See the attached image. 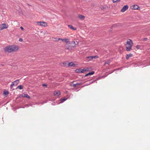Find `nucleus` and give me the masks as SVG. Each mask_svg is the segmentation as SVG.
Wrapping results in <instances>:
<instances>
[{
  "instance_id": "nucleus-4",
  "label": "nucleus",
  "mask_w": 150,
  "mask_h": 150,
  "mask_svg": "<svg viewBox=\"0 0 150 150\" xmlns=\"http://www.w3.org/2000/svg\"><path fill=\"white\" fill-rule=\"evenodd\" d=\"M12 52H15L18 51L19 47L18 46L16 45H12Z\"/></svg>"
},
{
  "instance_id": "nucleus-26",
  "label": "nucleus",
  "mask_w": 150,
  "mask_h": 150,
  "mask_svg": "<svg viewBox=\"0 0 150 150\" xmlns=\"http://www.w3.org/2000/svg\"><path fill=\"white\" fill-rule=\"evenodd\" d=\"M58 40H61L62 41L64 42V39H62L61 38H59Z\"/></svg>"
},
{
  "instance_id": "nucleus-32",
  "label": "nucleus",
  "mask_w": 150,
  "mask_h": 150,
  "mask_svg": "<svg viewBox=\"0 0 150 150\" xmlns=\"http://www.w3.org/2000/svg\"><path fill=\"white\" fill-rule=\"evenodd\" d=\"M109 63H110L109 62H106L105 64V65L106 64H109Z\"/></svg>"
},
{
  "instance_id": "nucleus-33",
  "label": "nucleus",
  "mask_w": 150,
  "mask_h": 150,
  "mask_svg": "<svg viewBox=\"0 0 150 150\" xmlns=\"http://www.w3.org/2000/svg\"><path fill=\"white\" fill-rule=\"evenodd\" d=\"M42 86H46L47 87V85L46 84H42Z\"/></svg>"
},
{
  "instance_id": "nucleus-24",
  "label": "nucleus",
  "mask_w": 150,
  "mask_h": 150,
  "mask_svg": "<svg viewBox=\"0 0 150 150\" xmlns=\"http://www.w3.org/2000/svg\"><path fill=\"white\" fill-rule=\"evenodd\" d=\"M120 0H113L112 2L113 3H115L116 2H119Z\"/></svg>"
},
{
  "instance_id": "nucleus-19",
  "label": "nucleus",
  "mask_w": 150,
  "mask_h": 150,
  "mask_svg": "<svg viewBox=\"0 0 150 150\" xmlns=\"http://www.w3.org/2000/svg\"><path fill=\"white\" fill-rule=\"evenodd\" d=\"M142 46L140 45H137L136 46V47L137 49L142 50Z\"/></svg>"
},
{
  "instance_id": "nucleus-7",
  "label": "nucleus",
  "mask_w": 150,
  "mask_h": 150,
  "mask_svg": "<svg viewBox=\"0 0 150 150\" xmlns=\"http://www.w3.org/2000/svg\"><path fill=\"white\" fill-rule=\"evenodd\" d=\"M130 8L133 10H139L140 9V7L137 5H134L132 6Z\"/></svg>"
},
{
  "instance_id": "nucleus-21",
  "label": "nucleus",
  "mask_w": 150,
  "mask_h": 150,
  "mask_svg": "<svg viewBox=\"0 0 150 150\" xmlns=\"http://www.w3.org/2000/svg\"><path fill=\"white\" fill-rule=\"evenodd\" d=\"M23 88V85H19L17 88H18L19 89H22Z\"/></svg>"
},
{
  "instance_id": "nucleus-5",
  "label": "nucleus",
  "mask_w": 150,
  "mask_h": 150,
  "mask_svg": "<svg viewBox=\"0 0 150 150\" xmlns=\"http://www.w3.org/2000/svg\"><path fill=\"white\" fill-rule=\"evenodd\" d=\"M37 24L39 25L45 27L47 26V23L45 22H37Z\"/></svg>"
},
{
  "instance_id": "nucleus-23",
  "label": "nucleus",
  "mask_w": 150,
  "mask_h": 150,
  "mask_svg": "<svg viewBox=\"0 0 150 150\" xmlns=\"http://www.w3.org/2000/svg\"><path fill=\"white\" fill-rule=\"evenodd\" d=\"M91 57L92 59H96V58H98V57L97 56H91Z\"/></svg>"
},
{
  "instance_id": "nucleus-28",
  "label": "nucleus",
  "mask_w": 150,
  "mask_h": 150,
  "mask_svg": "<svg viewBox=\"0 0 150 150\" xmlns=\"http://www.w3.org/2000/svg\"><path fill=\"white\" fill-rule=\"evenodd\" d=\"M66 49L68 50H69L70 49V47L69 46H66Z\"/></svg>"
},
{
  "instance_id": "nucleus-18",
  "label": "nucleus",
  "mask_w": 150,
  "mask_h": 150,
  "mask_svg": "<svg viewBox=\"0 0 150 150\" xmlns=\"http://www.w3.org/2000/svg\"><path fill=\"white\" fill-rule=\"evenodd\" d=\"M92 60V57H91V56H88V57H86V60L87 61H89Z\"/></svg>"
},
{
  "instance_id": "nucleus-6",
  "label": "nucleus",
  "mask_w": 150,
  "mask_h": 150,
  "mask_svg": "<svg viewBox=\"0 0 150 150\" xmlns=\"http://www.w3.org/2000/svg\"><path fill=\"white\" fill-rule=\"evenodd\" d=\"M19 80H17L13 82L11 85V88L13 86H16L19 83Z\"/></svg>"
},
{
  "instance_id": "nucleus-34",
  "label": "nucleus",
  "mask_w": 150,
  "mask_h": 150,
  "mask_svg": "<svg viewBox=\"0 0 150 150\" xmlns=\"http://www.w3.org/2000/svg\"><path fill=\"white\" fill-rule=\"evenodd\" d=\"M74 42V44H75V42Z\"/></svg>"
},
{
  "instance_id": "nucleus-2",
  "label": "nucleus",
  "mask_w": 150,
  "mask_h": 150,
  "mask_svg": "<svg viewBox=\"0 0 150 150\" xmlns=\"http://www.w3.org/2000/svg\"><path fill=\"white\" fill-rule=\"evenodd\" d=\"M8 27V25L7 24L5 23H2L0 25V30H1L7 28Z\"/></svg>"
},
{
  "instance_id": "nucleus-16",
  "label": "nucleus",
  "mask_w": 150,
  "mask_h": 150,
  "mask_svg": "<svg viewBox=\"0 0 150 150\" xmlns=\"http://www.w3.org/2000/svg\"><path fill=\"white\" fill-rule=\"evenodd\" d=\"M9 92L7 91H4V94L6 96V97H7V96L9 94Z\"/></svg>"
},
{
  "instance_id": "nucleus-14",
  "label": "nucleus",
  "mask_w": 150,
  "mask_h": 150,
  "mask_svg": "<svg viewBox=\"0 0 150 150\" xmlns=\"http://www.w3.org/2000/svg\"><path fill=\"white\" fill-rule=\"evenodd\" d=\"M132 56V54L130 53L129 54H127L126 55V58L127 59H128L129 57H131Z\"/></svg>"
},
{
  "instance_id": "nucleus-22",
  "label": "nucleus",
  "mask_w": 150,
  "mask_h": 150,
  "mask_svg": "<svg viewBox=\"0 0 150 150\" xmlns=\"http://www.w3.org/2000/svg\"><path fill=\"white\" fill-rule=\"evenodd\" d=\"M74 65V64L73 62H71L69 63L68 64V65L69 66H72Z\"/></svg>"
},
{
  "instance_id": "nucleus-20",
  "label": "nucleus",
  "mask_w": 150,
  "mask_h": 150,
  "mask_svg": "<svg viewBox=\"0 0 150 150\" xmlns=\"http://www.w3.org/2000/svg\"><path fill=\"white\" fill-rule=\"evenodd\" d=\"M78 17L80 19H82V18L84 19L85 18V17L84 16H83L81 15H78Z\"/></svg>"
},
{
  "instance_id": "nucleus-10",
  "label": "nucleus",
  "mask_w": 150,
  "mask_h": 150,
  "mask_svg": "<svg viewBox=\"0 0 150 150\" xmlns=\"http://www.w3.org/2000/svg\"><path fill=\"white\" fill-rule=\"evenodd\" d=\"M86 71V69L85 68H84L83 69H80L78 71H77V72L79 73H83Z\"/></svg>"
},
{
  "instance_id": "nucleus-12",
  "label": "nucleus",
  "mask_w": 150,
  "mask_h": 150,
  "mask_svg": "<svg viewBox=\"0 0 150 150\" xmlns=\"http://www.w3.org/2000/svg\"><path fill=\"white\" fill-rule=\"evenodd\" d=\"M64 42L66 43L67 44H70V42L69 41V40L68 38H64Z\"/></svg>"
},
{
  "instance_id": "nucleus-9",
  "label": "nucleus",
  "mask_w": 150,
  "mask_h": 150,
  "mask_svg": "<svg viewBox=\"0 0 150 150\" xmlns=\"http://www.w3.org/2000/svg\"><path fill=\"white\" fill-rule=\"evenodd\" d=\"M60 91H55L53 92V94L54 96H58L60 95Z\"/></svg>"
},
{
  "instance_id": "nucleus-1",
  "label": "nucleus",
  "mask_w": 150,
  "mask_h": 150,
  "mask_svg": "<svg viewBox=\"0 0 150 150\" xmlns=\"http://www.w3.org/2000/svg\"><path fill=\"white\" fill-rule=\"evenodd\" d=\"M133 45V43L130 39H127L125 44L126 49L127 51H129L132 50V47Z\"/></svg>"
},
{
  "instance_id": "nucleus-27",
  "label": "nucleus",
  "mask_w": 150,
  "mask_h": 150,
  "mask_svg": "<svg viewBox=\"0 0 150 150\" xmlns=\"http://www.w3.org/2000/svg\"><path fill=\"white\" fill-rule=\"evenodd\" d=\"M147 40H148V38H144L143 39V41H145Z\"/></svg>"
},
{
  "instance_id": "nucleus-31",
  "label": "nucleus",
  "mask_w": 150,
  "mask_h": 150,
  "mask_svg": "<svg viewBox=\"0 0 150 150\" xmlns=\"http://www.w3.org/2000/svg\"><path fill=\"white\" fill-rule=\"evenodd\" d=\"M20 28L21 29V30H24V29L22 27V26Z\"/></svg>"
},
{
  "instance_id": "nucleus-8",
  "label": "nucleus",
  "mask_w": 150,
  "mask_h": 150,
  "mask_svg": "<svg viewBox=\"0 0 150 150\" xmlns=\"http://www.w3.org/2000/svg\"><path fill=\"white\" fill-rule=\"evenodd\" d=\"M128 8V6L127 5L124 6L121 9V11L122 12H124Z\"/></svg>"
},
{
  "instance_id": "nucleus-25",
  "label": "nucleus",
  "mask_w": 150,
  "mask_h": 150,
  "mask_svg": "<svg viewBox=\"0 0 150 150\" xmlns=\"http://www.w3.org/2000/svg\"><path fill=\"white\" fill-rule=\"evenodd\" d=\"M66 99L65 98H63L61 99V102L62 103L66 100Z\"/></svg>"
},
{
  "instance_id": "nucleus-3",
  "label": "nucleus",
  "mask_w": 150,
  "mask_h": 150,
  "mask_svg": "<svg viewBox=\"0 0 150 150\" xmlns=\"http://www.w3.org/2000/svg\"><path fill=\"white\" fill-rule=\"evenodd\" d=\"M11 48V45L8 46L5 48L4 50L5 52L8 53L11 52H12Z\"/></svg>"
},
{
  "instance_id": "nucleus-17",
  "label": "nucleus",
  "mask_w": 150,
  "mask_h": 150,
  "mask_svg": "<svg viewBox=\"0 0 150 150\" xmlns=\"http://www.w3.org/2000/svg\"><path fill=\"white\" fill-rule=\"evenodd\" d=\"M81 84V83H77L76 84H73L72 85H71V86H72L74 87H78Z\"/></svg>"
},
{
  "instance_id": "nucleus-15",
  "label": "nucleus",
  "mask_w": 150,
  "mask_h": 150,
  "mask_svg": "<svg viewBox=\"0 0 150 150\" xmlns=\"http://www.w3.org/2000/svg\"><path fill=\"white\" fill-rule=\"evenodd\" d=\"M94 71H92L91 72H89V73L86 74L85 75V76H88L92 75H93V74H94Z\"/></svg>"
},
{
  "instance_id": "nucleus-13",
  "label": "nucleus",
  "mask_w": 150,
  "mask_h": 150,
  "mask_svg": "<svg viewBox=\"0 0 150 150\" xmlns=\"http://www.w3.org/2000/svg\"><path fill=\"white\" fill-rule=\"evenodd\" d=\"M68 27L69 28L72 30H76V28L73 27L72 25H68Z\"/></svg>"
},
{
  "instance_id": "nucleus-35",
  "label": "nucleus",
  "mask_w": 150,
  "mask_h": 150,
  "mask_svg": "<svg viewBox=\"0 0 150 150\" xmlns=\"http://www.w3.org/2000/svg\"><path fill=\"white\" fill-rule=\"evenodd\" d=\"M149 50H150V49H149Z\"/></svg>"
},
{
  "instance_id": "nucleus-11",
  "label": "nucleus",
  "mask_w": 150,
  "mask_h": 150,
  "mask_svg": "<svg viewBox=\"0 0 150 150\" xmlns=\"http://www.w3.org/2000/svg\"><path fill=\"white\" fill-rule=\"evenodd\" d=\"M21 96L23 97H25L28 99L30 98V97L27 94H23L21 95Z\"/></svg>"
},
{
  "instance_id": "nucleus-29",
  "label": "nucleus",
  "mask_w": 150,
  "mask_h": 150,
  "mask_svg": "<svg viewBox=\"0 0 150 150\" xmlns=\"http://www.w3.org/2000/svg\"><path fill=\"white\" fill-rule=\"evenodd\" d=\"M59 38H54L55 41H59V40H58Z\"/></svg>"
},
{
  "instance_id": "nucleus-30",
  "label": "nucleus",
  "mask_w": 150,
  "mask_h": 150,
  "mask_svg": "<svg viewBox=\"0 0 150 150\" xmlns=\"http://www.w3.org/2000/svg\"><path fill=\"white\" fill-rule=\"evenodd\" d=\"M19 41L20 42H22L23 41V40L21 38H19Z\"/></svg>"
}]
</instances>
